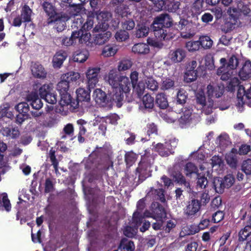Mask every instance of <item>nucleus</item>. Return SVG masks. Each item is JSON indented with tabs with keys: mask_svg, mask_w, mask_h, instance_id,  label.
Segmentation results:
<instances>
[{
	"mask_svg": "<svg viewBox=\"0 0 251 251\" xmlns=\"http://www.w3.org/2000/svg\"><path fill=\"white\" fill-rule=\"evenodd\" d=\"M228 12L229 13L228 18L221 25L222 30L225 33H228L235 28L238 20V17L236 14L231 13V11H228Z\"/></svg>",
	"mask_w": 251,
	"mask_h": 251,
	"instance_id": "nucleus-13",
	"label": "nucleus"
},
{
	"mask_svg": "<svg viewBox=\"0 0 251 251\" xmlns=\"http://www.w3.org/2000/svg\"><path fill=\"white\" fill-rule=\"evenodd\" d=\"M135 246L134 242L127 238L122 239L118 247L120 251H134Z\"/></svg>",
	"mask_w": 251,
	"mask_h": 251,
	"instance_id": "nucleus-27",
	"label": "nucleus"
},
{
	"mask_svg": "<svg viewBox=\"0 0 251 251\" xmlns=\"http://www.w3.org/2000/svg\"><path fill=\"white\" fill-rule=\"evenodd\" d=\"M60 100L59 104L62 107L70 105L74 109L78 108V102L73 99L69 92L59 93Z\"/></svg>",
	"mask_w": 251,
	"mask_h": 251,
	"instance_id": "nucleus-16",
	"label": "nucleus"
},
{
	"mask_svg": "<svg viewBox=\"0 0 251 251\" xmlns=\"http://www.w3.org/2000/svg\"><path fill=\"white\" fill-rule=\"evenodd\" d=\"M225 158L227 164L231 168H236L238 163L236 155L232 153L226 154Z\"/></svg>",
	"mask_w": 251,
	"mask_h": 251,
	"instance_id": "nucleus-45",
	"label": "nucleus"
},
{
	"mask_svg": "<svg viewBox=\"0 0 251 251\" xmlns=\"http://www.w3.org/2000/svg\"><path fill=\"white\" fill-rule=\"evenodd\" d=\"M89 52L86 50H77L75 51L73 56L74 61L78 63H83L88 58Z\"/></svg>",
	"mask_w": 251,
	"mask_h": 251,
	"instance_id": "nucleus-29",
	"label": "nucleus"
},
{
	"mask_svg": "<svg viewBox=\"0 0 251 251\" xmlns=\"http://www.w3.org/2000/svg\"><path fill=\"white\" fill-rule=\"evenodd\" d=\"M151 212L152 218L156 220H161L166 217V212L164 207L158 202L154 201L151 204Z\"/></svg>",
	"mask_w": 251,
	"mask_h": 251,
	"instance_id": "nucleus-10",
	"label": "nucleus"
},
{
	"mask_svg": "<svg viewBox=\"0 0 251 251\" xmlns=\"http://www.w3.org/2000/svg\"><path fill=\"white\" fill-rule=\"evenodd\" d=\"M70 83L65 79L61 78L57 85V90L59 93L68 92Z\"/></svg>",
	"mask_w": 251,
	"mask_h": 251,
	"instance_id": "nucleus-51",
	"label": "nucleus"
},
{
	"mask_svg": "<svg viewBox=\"0 0 251 251\" xmlns=\"http://www.w3.org/2000/svg\"><path fill=\"white\" fill-rule=\"evenodd\" d=\"M251 234V226H246L238 233V240L240 242L244 241Z\"/></svg>",
	"mask_w": 251,
	"mask_h": 251,
	"instance_id": "nucleus-41",
	"label": "nucleus"
},
{
	"mask_svg": "<svg viewBox=\"0 0 251 251\" xmlns=\"http://www.w3.org/2000/svg\"><path fill=\"white\" fill-rule=\"evenodd\" d=\"M200 39L198 41H190L186 43L185 47L189 51L194 52L198 50L201 48Z\"/></svg>",
	"mask_w": 251,
	"mask_h": 251,
	"instance_id": "nucleus-50",
	"label": "nucleus"
},
{
	"mask_svg": "<svg viewBox=\"0 0 251 251\" xmlns=\"http://www.w3.org/2000/svg\"><path fill=\"white\" fill-rule=\"evenodd\" d=\"M199 39L201 48L208 49L212 47L213 41L209 36H202L200 37Z\"/></svg>",
	"mask_w": 251,
	"mask_h": 251,
	"instance_id": "nucleus-52",
	"label": "nucleus"
},
{
	"mask_svg": "<svg viewBox=\"0 0 251 251\" xmlns=\"http://www.w3.org/2000/svg\"><path fill=\"white\" fill-rule=\"evenodd\" d=\"M0 132L3 136L11 137L12 139H16L20 135L19 130L17 127L12 128L11 129L9 127H4L1 129Z\"/></svg>",
	"mask_w": 251,
	"mask_h": 251,
	"instance_id": "nucleus-30",
	"label": "nucleus"
},
{
	"mask_svg": "<svg viewBox=\"0 0 251 251\" xmlns=\"http://www.w3.org/2000/svg\"><path fill=\"white\" fill-rule=\"evenodd\" d=\"M142 102L145 108L152 109L154 107V98L148 94H147L143 96Z\"/></svg>",
	"mask_w": 251,
	"mask_h": 251,
	"instance_id": "nucleus-48",
	"label": "nucleus"
},
{
	"mask_svg": "<svg viewBox=\"0 0 251 251\" xmlns=\"http://www.w3.org/2000/svg\"><path fill=\"white\" fill-rule=\"evenodd\" d=\"M39 4L41 9L48 17L47 23L48 24L55 23V21L62 18H65V14L58 12L55 4L50 0H40Z\"/></svg>",
	"mask_w": 251,
	"mask_h": 251,
	"instance_id": "nucleus-5",
	"label": "nucleus"
},
{
	"mask_svg": "<svg viewBox=\"0 0 251 251\" xmlns=\"http://www.w3.org/2000/svg\"><path fill=\"white\" fill-rule=\"evenodd\" d=\"M68 54L67 52L63 50L57 51L53 56L52 64L54 68H59L63 64V62L66 59Z\"/></svg>",
	"mask_w": 251,
	"mask_h": 251,
	"instance_id": "nucleus-22",
	"label": "nucleus"
},
{
	"mask_svg": "<svg viewBox=\"0 0 251 251\" xmlns=\"http://www.w3.org/2000/svg\"><path fill=\"white\" fill-rule=\"evenodd\" d=\"M95 15H96V13L89 12L85 23L84 19L79 16L74 20L72 25V28L79 30L89 31L93 26L94 20H93V17Z\"/></svg>",
	"mask_w": 251,
	"mask_h": 251,
	"instance_id": "nucleus-6",
	"label": "nucleus"
},
{
	"mask_svg": "<svg viewBox=\"0 0 251 251\" xmlns=\"http://www.w3.org/2000/svg\"><path fill=\"white\" fill-rule=\"evenodd\" d=\"M90 12H94L96 13L93 17V20L95 17H96L100 25V26H101V28H105L107 27L109 25L107 23L108 20V13L105 12H100L99 13L95 11H91Z\"/></svg>",
	"mask_w": 251,
	"mask_h": 251,
	"instance_id": "nucleus-25",
	"label": "nucleus"
},
{
	"mask_svg": "<svg viewBox=\"0 0 251 251\" xmlns=\"http://www.w3.org/2000/svg\"><path fill=\"white\" fill-rule=\"evenodd\" d=\"M117 51L116 46L113 45L105 46L102 51V55L104 57H109L115 55Z\"/></svg>",
	"mask_w": 251,
	"mask_h": 251,
	"instance_id": "nucleus-47",
	"label": "nucleus"
},
{
	"mask_svg": "<svg viewBox=\"0 0 251 251\" xmlns=\"http://www.w3.org/2000/svg\"><path fill=\"white\" fill-rule=\"evenodd\" d=\"M170 58L174 63L181 62L186 57V51L182 49H177L176 50L170 52Z\"/></svg>",
	"mask_w": 251,
	"mask_h": 251,
	"instance_id": "nucleus-24",
	"label": "nucleus"
},
{
	"mask_svg": "<svg viewBox=\"0 0 251 251\" xmlns=\"http://www.w3.org/2000/svg\"><path fill=\"white\" fill-rule=\"evenodd\" d=\"M155 103L160 109L167 108L168 106V102L166 96L164 93L158 94L156 96Z\"/></svg>",
	"mask_w": 251,
	"mask_h": 251,
	"instance_id": "nucleus-34",
	"label": "nucleus"
},
{
	"mask_svg": "<svg viewBox=\"0 0 251 251\" xmlns=\"http://www.w3.org/2000/svg\"><path fill=\"white\" fill-rule=\"evenodd\" d=\"M220 63L222 66L218 69L217 74L218 75H221V79L222 80H227L230 78L232 72L226 68V59L225 58H222L220 59Z\"/></svg>",
	"mask_w": 251,
	"mask_h": 251,
	"instance_id": "nucleus-19",
	"label": "nucleus"
},
{
	"mask_svg": "<svg viewBox=\"0 0 251 251\" xmlns=\"http://www.w3.org/2000/svg\"><path fill=\"white\" fill-rule=\"evenodd\" d=\"M240 86L242 85H240L239 79L237 77H234L230 79L226 86V89L228 91L233 92L235 91L236 88L238 89Z\"/></svg>",
	"mask_w": 251,
	"mask_h": 251,
	"instance_id": "nucleus-44",
	"label": "nucleus"
},
{
	"mask_svg": "<svg viewBox=\"0 0 251 251\" xmlns=\"http://www.w3.org/2000/svg\"><path fill=\"white\" fill-rule=\"evenodd\" d=\"M132 62L129 60H124L119 62L118 66L119 71H125L130 69L132 66Z\"/></svg>",
	"mask_w": 251,
	"mask_h": 251,
	"instance_id": "nucleus-62",
	"label": "nucleus"
},
{
	"mask_svg": "<svg viewBox=\"0 0 251 251\" xmlns=\"http://www.w3.org/2000/svg\"><path fill=\"white\" fill-rule=\"evenodd\" d=\"M26 99L33 109L39 110L43 106V102L36 92H32L28 94Z\"/></svg>",
	"mask_w": 251,
	"mask_h": 251,
	"instance_id": "nucleus-18",
	"label": "nucleus"
},
{
	"mask_svg": "<svg viewBox=\"0 0 251 251\" xmlns=\"http://www.w3.org/2000/svg\"><path fill=\"white\" fill-rule=\"evenodd\" d=\"M30 69L31 74L35 78L44 79L47 76V71L43 66L38 62H32Z\"/></svg>",
	"mask_w": 251,
	"mask_h": 251,
	"instance_id": "nucleus-14",
	"label": "nucleus"
},
{
	"mask_svg": "<svg viewBox=\"0 0 251 251\" xmlns=\"http://www.w3.org/2000/svg\"><path fill=\"white\" fill-rule=\"evenodd\" d=\"M197 180V188L204 189L208 184V180L205 175H201V173L198 174Z\"/></svg>",
	"mask_w": 251,
	"mask_h": 251,
	"instance_id": "nucleus-49",
	"label": "nucleus"
},
{
	"mask_svg": "<svg viewBox=\"0 0 251 251\" xmlns=\"http://www.w3.org/2000/svg\"><path fill=\"white\" fill-rule=\"evenodd\" d=\"M133 91L137 94L138 97H141L144 94L145 86L144 83L140 81L135 85H132Z\"/></svg>",
	"mask_w": 251,
	"mask_h": 251,
	"instance_id": "nucleus-55",
	"label": "nucleus"
},
{
	"mask_svg": "<svg viewBox=\"0 0 251 251\" xmlns=\"http://www.w3.org/2000/svg\"><path fill=\"white\" fill-rule=\"evenodd\" d=\"M49 158L55 172L58 171V161L56 158L55 151L51 148L49 151Z\"/></svg>",
	"mask_w": 251,
	"mask_h": 251,
	"instance_id": "nucleus-60",
	"label": "nucleus"
},
{
	"mask_svg": "<svg viewBox=\"0 0 251 251\" xmlns=\"http://www.w3.org/2000/svg\"><path fill=\"white\" fill-rule=\"evenodd\" d=\"M80 74L77 72H70L64 74L61 78L65 79L68 83L75 82L80 77Z\"/></svg>",
	"mask_w": 251,
	"mask_h": 251,
	"instance_id": "nucleus-46",
	"label": "nucleus"
},
{
	"mask_svg": "<svg viewBox=\"0 0 251 251\" xmlns=\"http://www.w3.org/2000/svg\"><path fill=\"white\" fill-rule=\"evenodd\" d=\"M153 4L157 11L167 8V2L169 0H149Z\"/></svg>",
	"mask_w": 251,
	"mask_h": 251,
	"instance_id": "nucleus-57",
	"label": "nucleus"
},
{
	"mask_svg": "<svg viewBox=\"0 0 251 251\" xmlns=\"http://www.w3.org/2000/svg\"><path fill=\"white\" fill-rule=\"evenodd\" d=\"M4 207L7 211H9L11 208V205L7 195L3 196L2 198L0 197V210Z\"/></svg>",
	"mask_w": 251,
	"mask_h": 251,
	"instance_id": "nucleus-53",
	"label": "nucleus"
},
{
	"mask_svg": "<svg viewBox=\"0 0 251 251\" xmlns=\"http://www.w3.org/2000/svg\"><path fill=\"white\" fill-rule=\"evenodd\" d=\"M204 0H195L189 8H188L186 15L191 19V22L196 24L199 20L198 16L204 10Z\"/></svg>",
	"mask_w": 251,
	"mask_h": 251,
	"instance_id": "nucleus-7",
	"label": "nucleus"
},
{
	"mask_svg": "<svg viewBox=\"0 0 251 251\" xmlns=\"http://www.w3.org/2000/svg\"><path fill=\"white\" fill-rule=\"evenodd\" d=\"M242 170L247 175H251V159L244 160L242 164Z\"/></svg>",
	"mask_w": 251,
	"mask_h": 251,
	"instance_id": "nucleus-64",
	"label": "nucleus"
},
{
	"mask_svg": "<svg viewBox=\"0 0 251 251\" xmlns=\"http://www.w3.org/2000/svg\"><path fill=\"white\" fill-rule=\"evenodd\" d=\"M132 51L135 54L139 55L146 54L150 52V48L148 45L139 43L135 44L132 48Z\"/></svg>",
	"mask_w": 251,
	"mask_h": 251,
	"instance_id": "nucleus-28",
	"label": "nucleus"
},
{
	"mask_svg": "<svg viewBox=\"0 0 251 251\" xmlns=\"http://www.w3.org/2000/svg\"><path fill=\"white\" fill-rule=\"evenodd\" d=\"M213 186L215 191L219 194H222L225 189L223 184L222 178L220 177H216L214 178Z\"/></svg>",
	"mask_w": 251,
	"mask_h": 251,
	"instance_id": "nucleus-42",
	"label": "nucleus"
},
{
	"mask_svg": "<svg viewBox=\"0 0 251 251\" xmlns=\"http://www.w3.org/2000/svg\"><path fill=\"white\" fill-rule=\"evenodd\" d=\"M210 224V220L208 219H202L201 221L199 224L194 225L191 226V228L193 229L194 233L199 232L201 230H203L208 227Z\"/></svg>",
	"mask_w": 251,
	"mask_h": 251,
	"instance_id": "nucleus-43",
	"label": "nucleus"
},
{
	"mask_svg": "<svg viewBox=\"0 0 251 251\" xmlns=\"http://www.w3.org/2000/svg\"><path fill=\"white\" fill-rule=\"evenodd\" d=\"M154 155L149 152H146L141 156V160L136 171L138 174L139 180L143 182L147 178L151 176V167L153 164Z\"/></svg>",
	"mask_w": 251,
	"mask_h": 251,
	"instance_id": "nucleus-4",
	"label": "nucleus"
},
{
	"mask_svg": "<svg viewBox=\"0 0 251 251\" xmlns=\"http://www.w3.org/2000/svg\"><path fill=\"white\" fill-rule=\"evenodd\" d=\"M32 10L28 5H25L22 8L20 17L24 22L28 23L31 21Z\"/></svg>",
	"mask_w": 251,
	"mask_h": 251,
	"instance_id": "nucleus-38",
	"label": "nucleus"
},
{
	"mask_svg": "<svg viewBox=\"0 0 251 251\" xmlns=\"http://www.w3.org/2000/svg\"><path fill=\"white\" fill-rule=\"evenodd\" d=\"M237 98L239 105L246 104L251 107V86L246 91L243 86H240L237 91Z\"/></svg>",
	"mask_w": 251,
	"mask_h": 251,
	"instance_id": "nucleus-8",
	"label": "nucleus"
},
{
	"mask_svg": "<svg viewBox=\"0 0 251 251\" xmlns=\"http://www.w3.org/2000/svg\"><path fill=\"white\" fill-rule=\"evenodd\" d=\"M149 32V27L145 24H138L136 27V30L135 34L137 38H143L148 36Z\"/></svg>",
	"mask_w": 251,
	"mask_h": 251,
	"instance_id": "nucleus-35",
	"label": "nucleus"
},
{
	"mask_svg": "<svg viewBox=\"0 0 251 251\" xmlns=\"http://www.w3.org/2000/svg\"><path fill=\"white\" fill-rule=\"evenodd\" d=\"M65 16V18H62L59 19L54 23H55V28L58 32H61L65 28L66 24L65 23V21L68 19V16L66 14Z\"/></svg>",
	"mask_w": 251,
	"mask_h": 251,
	"instance_id": "nucleus-58",
	"label": "nucleus"
},
{
	"mask_svg": "<svg viewBox=\"0 0 251 251\" xmlns=\"http://www.w3.org/2000/svg\"><path fill=\"white\" fill-rule=\"evenodd\" d=\"M145 83L148 89L155 91L158 89V83L152 76H147Z\"/></svg>",
	"mask_w": 251,
	"mask_h": 251,
	"instance_id": "nucleus-36",
	"label": "nucleus"
},
{
	"mask_svg": "<svg viewBox=\"0 0 251 251\" xmlns=\"http://www.w3.org/2000/svg\"><path fill=\"white\" fill-rule=\"evenodd\" d=\"M174 181L176 183L181 185H183L185 187L190 189V183L187 181L185 176L182 175L181 172L179 170L173 169L170 174Z\"/></svg>",
	"mask_w": 251,
	"mask_h": 251,
	"instance_id": "nucleus-17",
	"label": "nucleus"
},
{
	"mask_svg": "<svg viewBox=\"0 0 251 251\" xmlns=\"http://www.w3.org/2000/svg\"><path fill=\"white\" fill-rule=\"evenodd\" d=\"M100 67H89L86 72L88 87L94 88L99 81V75L100 73Z\"/></svg>",
	"mask_w": 251,
	"mask_h": 251,
	"instance_id": "nucleus-9",
	"label": "nucleus"
},
{
	"mask_svg": "<svg viewBox=\"0 0 251 251\" xmlns=\"http://www.w3.org/2000/svg\"><path fill=\"white\" fill-rule=\"evenodd\" d=\"M251 74V62L250 60L246 61L239 72V75L242 77H247Z\"/></svg>",
	"mask_w": 251,
	"mask_h": 251,
	"instance_id": "nucleus-40",
	"label": "nucleus"
},
{
	"mask_svg": "<svg viewBox=\"0 0 251 251\" xmlns=\"http://www.w3.org/2000/svg\"><path fill=\"white\" fill-rule=\"evenodd\" d=\"M93 97L96 102L102 107L109 105L110 100L109 96L100 89H96L93 93Z\"/></svg>",
	"mask_w": 251,
	"mask_h": 251,
	"instance_id": "nucleus-12",
	"label": "nucleus"
},
{
	"mask_svg": "<svg viewBox=\"0 0 251 251\" xmlns=\"http://www.w3.org/2000/svg\"><path fill=\"white\" fill-rule=\"evenodd\" d=\"M199 170L197 166L194 163L189 162L187 163L184 167V173L187 177H191L194 174L197 175Z\"/></svg>",
	"mask_w": 251,
	"mask_h": 251,
	"instance_id": "nucleus-32",
	"label": "nucleus"
},
{
	"mask_svg": "<svg viewBox=\"0 0 251 251\" xmlns=\"http://www.w3.org/2000/svg\"><path fill=\"white\" fill-rule=\"evenodd\" d=\"M201 207L199 200L193 199L188 202L187 205L184 208V215L187 218H191L200 210Z\"/></svg>",
	"mask_w": 251,
	"mask_h": 251,
	"instance_id": "nucleus-11",
	"label": "nucleus"
},
{
	"mask_svg": "<svg viewBox=\"0 0 251 251\" xmlns=\"http://www.w3.org/2000/svg\"><path fill=\"white\" fill-rule=\"evenodd\" d=\"M115 37L117 41L123 42L128 39L129 34L126 30L121 29L116 33Z\"/></svg>",
	"mask_w": 251,
	"mask_h": 251,
	"instance_id": "nucleus-56",
	"label": "nucleus"
},
{
	"mask_svg": "<svg viewBox=\"0 0 251 251\" xmlns=\"http://www.w3.org/2000/svg\"><path fill=\"white\" fill-rule=\"evenodd\" d=\"M225 188H230L234 183L235 179L232 175L228 174L222 178Z\"/></svg>",
	"mask_w": 251,
	"mask_h": 251,
	"instance_id": "nucleus-61",
	"label": "nucleus"
},
{
	"mask_svg": "<svg viewBox=\"0 0 251 251\" xmlns=\"http://www.w3.org/2000/svg\"><path fill=\"white\" fill-rule=\"evenodd\" d=\"M155 150L161 156H168L174 153L172 146L169 142H165L164 144H157L155 146Z\"/></svg>",
	"mask_w": 251,
	"mask_h": 251,
	"instance_id": "nucleus-20",
	"label": "nucleus"
},
{
	"mask_svg": "<svg viewBox=\"0 0 251 251\" xmlns=\"http://www.w3.org/2000/svg\"><path fill=\"white\" fill-rule=\"evenodd\" d=\"M182 114L178 119V122L180 126H183L184 125L189 124L191 120V115L192 112V108L190 107H184L182 111Z\"/></svg>",
	"mask_w": 251,
	"mask_h": 251,
	"instance_id": "nucleus-26",
	"label": "nucleus"
},
{
	"mask_svg": "<svg viewBox=\"0 0 251 251\" xmlns=\"http://www.w3.org/2000/svg\"><path fill=\"white\" fill-rule=\"evenodd\" d=\"M122 27L125 30H131L135 27V22L131 19L125 20L122 22Z\"/></svg>",
	"mask_w": 251,
	"mask_h": 251,
	"instance_id": "nucleus-63",
	"label": "nucleus"
},
{
	"mask_svg": "<svg viewBox=\"0 0 251 251\" xmlns=\"http://www.w3.org/2000/svg\"><path fill=\"white\" fill-rule=\"evenodd\" d=\"M225 91L224 85H211L207 86V94L209 99L212 98H219L221 97Z\"/></svg>",
	"mask_w": 251,
	"mask_h": 251,
	"instance_id": "nucleus-15",
	"label": "nucleus"
},
{
	"mask_svg": "<svg viewBox=\"0 0 251 251\" xmlns=\"http://www.w3.org/2000/svg\"><path fill=\"white\" fill-rule=\"evenodd\" d=\"M112 152L106 147H97L89 155L85 168L91 170L90 175L94 179L101 177L103 173L113 166Z\"/></svg>",
	"mask_w": 251,
	"mask_h": 251,
	"instance_id": "nucleus-1",
	"label": "nucleus"
},
{
	"mask_svg": "<svg viewBox=\"0 0 251 251\" xmlns=\"http://www.w3.org/2000/svg\"><path fill=\"white\" fill-rule=\"evenodd\" d=\"M200 67L198 68L196 70H187L185 73L184 79L187 82H191L197 79L199 75L201 76L202 73L199 72Z\"/></svg>",
	"mask_w": 251,
	"mask_h": 251,
	"instance_id": "nucleus-31",
	"label": "nucleus"
},
{
	"mask_svg": "<svg viewBox=\"0 0 251 251\" xmlns=\"http://www.w3.org/2000/svg\"><path fill=\"white\" fill-rule=\"evenodd\" d=\"M173 23L167 14H162L156 17L153 22L151 28L157 39L160 41L169 40L175 36L171 27Z\"/></svg>",
	"mask_w": 251,
	"mask_h": 251,
	"instance_id": "nucleus-3",
	"label": "nucleus"
},
{
	"mask_svg": "<svg viewBox=\"0 0 251 251\" xmlns=\"http://www.w3.org/2000/svg\"><path fill=\"white\" fill-rule=\"evenodd\" d=\"M138 155L131 151H127L125 154V161L127 167H130L133 165L137 159Z\"/></svg>",
	"mask_w": 251,
	"mask_h": 251,
	"instance_id": "nucleus-33",
	"label": "nucleus"
},
{
	"mask_svg": "<svg viewBox=\"0 0 251 251\" xmlns=\"http://www.w3.org/2000/svg\"><path fill=\"white\" fill-rule=\"evenodd\" d=\"M188 95L186 90L180 88L177 93L176 103L181 105H183L186 102L188 99Z\"/></svg>",
	"mask_w": 251,
	"mask_h": 251,
	"instance_id": "nucleus-37",
	"label": "nucleus"
},
{
	"mask_svg": "<svg viewBox=\"0 0 251 251\" xmlns=\"http://www.w3.org/2000/svg\"><path fill=\"white\" fill-rule=\"evenodd\" d=\"M111 36V32L101 30L95 35L94 43L99 45H103L109 40Z\"/></svg>",
	"mask_w": 251,
	"mask_h": 251,
	"instance_id": "nucleus-23",
	"label": "nucleus"
},
{
	"mask_svg": "<svg viewBox=\"0 0 251 251\" xmlns=\"http://www.w3.org/2000/svg\"><path fill=\"white\" fill-rule=\"evenodd\" d=\"M108 81L113 89L109 94V105L114 102L118 107H121L123 105L124 94L129 93L130 90L129 79L126 76L120 75L116 69H112L108 73Z\"/></svg>",
	"mask_w": 251,
	"mask_h": 251,
	"instance_id": "nucleus-2",
	"label": "nucleus"
},
{
	"mask_svg": "<svg viewBox=\"0 0 251 251\" xmlns=\"http://www.w3.org/2000/svg\"><path fill=\"white\" fill-rule=\"evenodd\" d=\"M90 89L88 88L86 90L84 88H79L76 91V99L75 101L78 102V106L80 102H88L90 100Z\"/></svg>",
	"mask_w": 251,
	"mask_h": 251,
	"instance_id": "nucleus-21",
	"label": "nucleus"
},
{
	"mask_svg": "<svg viewBox=\"0 0 251 251\" xmlns=\"http://www.w3.org/2000/svg\"><path fill=\"white\" fill-rule=\"evenodd\" d=\"M144 216L142 213L139 211H135L133 214L132 223L134 224V226L138 227L143 222Z\"/></svg>",
	"mask_w": 251,
	"mask_h": 251,
	"instance_id": "nucleus-54",
	"label": "nucleus"
},
{
	"mask_svg": "<svg viewBox=\"0 0 251 251\" xmlns=\"http://www.w3.org/2000/svg\"><path fill=\"white\" fill-rule=\"evenodd\" d=\"M174 81L169 77L166 78L162 81L161 84V89L167 90L172 89L174 87Z\"/></svg>",
	"mask_w": 251,
	"mask_h": 251,
	"instance_id": "nucleus-59",
	"label": "nucleus"
},
{
	"mask_svg": "<svg viewBox=\"0 0 251 251\" xmlns=\"http://www.w3.org/2000/svg\"><path fill=\"white\" fill-rule=\"evenodd\" d=\"M239 65V59L235 55L232 54L226 61V68L230 71L236 69Z\"/></svg>",
	"mask_w": 251,
	"mask_h": 251,
	"instance_id": "nucleus-39",
	"label": "nucleus"
}]
</instances>
